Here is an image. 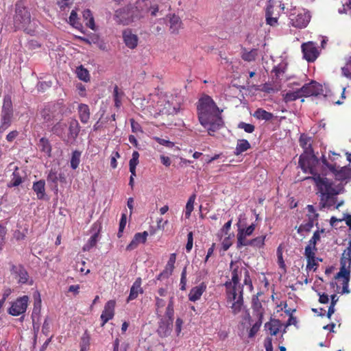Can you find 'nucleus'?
Instances as JSON below:
<instances>
[{
    "instance_id": "nucleus-59",
    "label": "nucleus",
    "mask_w": 351,
    "mask_h": 351,
    "mask_svg": "<svg viewBox=\"0 0 351 351\" xmlns=\"http://www.w3.org/2000/svg\"><path fill=\"white\" fill-rule=\"evenodd\" d=\"M320 240V234L319 230H316L308 241V245L316 247L317 242Z\"/></svg>"
},
{
    "instance_id": "nucleus-45",
    "label": "nucleus",
    "mask_w": 351,
    "mask_h": 351,
    "mask_svg": "<svg viewBox=\"0 0 351 351\" xmlns=\"http://www.w3.org/2000/svg\"><path fill=\"white\" fill-rule=\"evenodd\" d=\"M66 127V125L65 123L58 122L53 126L51 131L54 134H56L58 136H62L64 133Z\"/></svg>"
},
{
    "instance_id": "nucleus-46",
    "label": "nucleus",
    "mask_w": 351,
    "mask_h": 351,
    "mask_svg": "<svg viewBox=\"0 0 351 351\" xmlns=\"http://www.w3.org/2000/svg\"><path fill=\"white\" fill-rule=\"evenodd\" d=\"M307 217L308 221H311L313 223L317 221L318 214L316 213V210L313 205H308L307 207Z\"/></svg>"
},
{
    "instance_id": "nucleus-4",
    "label": "nucleus",
    "mask_w": 351,
    "mask_h": 351,
    "mask_svg": "<svg viewBox=\"0 0 351 351\" xmlns=\"http://www.w3.org/2000/svg\"><path fill=\"white\" fill-rule=\"evenodd\" d=\"M31 23V14L27 8L22 1H18L15 4V14L14 16V27L15 31L22 29L29 33V25Z\"/></svg>"
},
{
    "instance_id": "nucleus-18",
    "label": "nucleus",
    "mask_w": 351,
    "mask_h": 351,
    "mask_svg": "<svg viewBox=\"0 0 351 351\" xmlns=\"http://www.w3.org/2000/svg\"><path fill=\"white\" fill-rule=\"evenodd\" d=\"M169 31L172 34H178L181 29L183 28V23L180 16L173 14H169Z\"/></svg>"
},
{
    "instance_id": "nucleus-5",
    "label": "nucleus",
    "mask_w": 351,
    "mask_h": 351,
    "mask_svg": "<svg viewBox=\"0 0 351 351\" xmlns=\"http://www.w3.org/2000/svg\"><path fill=\"white\" fill-rule=\"evenodd\" d=\"M340 271L337 274L336 278H342V290L341 294L349 293L348 285L350 278V267H351V252L345 250L341 258Z\"/></svg>"
},
{
    "instance_id": "nucleus-23",
    "label": "nucleus",
    "mask_w": 351,
    "mask_h": 351,
    "mask_svg": "<svg viewBox=\"0 0 351 351\" xmlns=\"http://www.w3.org/2000/svg\"><path fill=\"white\" fill-rule=\"evenodd\" d=\"M141 282L142 280L141 278H136L130 289V295L127 300L128 302L136 299L138 297V293H143V291L141 288Z\"/></svg>"
},
{
    "instance_id": "nucleus-44",
    "label": "nucleus",
    "mask_w": 351,
    "mask_h": 351,
    "mask_svg": "<svg viewBox=\"0 0 351 351\" xmlns=\"http://www.w3.org/2000/svg\"><path fill=\"white\" fill-rule=\"evenodd\" d=\"M81 152L78 150H75L72 152L71 158V167L75 170L76 169L80 162V157H81Z\"/></svg>"
},
{
    "instance_id": "nucleus-35",
    "label": "nucleus",
    "mask_w": 351,
    "mask_h": 351,
    "mask_svg": "<svg viewBox=\"0 0 351 351\" xmlns=\"http://www.w3.org/2000/svg\"><path fill=\"white\" fill-rule=\"evenodd\" d=\"M100 229L97 230V232L94 233L90 238L88 239V242L84 245L83 250L84 251H89L91 248L95 247L98 241L99 236Z\"/></svg>"
},
{
    "instance_id": "nucleus-3",
    "label": "nucleus",
    "mask_w": 351,
    "mask_h": 351,
    "mask_svg": "<svg viewBox=\"0 0 351 351\" xmlns=\"http://www.w3.org/2000/svg\"><path fill=\"white\" fill-rule=\"evenodd\" d=\"M197 109L199 121L210 135L223 126L221 112L210 96L205 95L199 99Z\"/></svg>"
},
{
    "instance_id": "nucleus-27",
    "label": "nucleus",
    "mask_w": 351,
    "mask_h": 351,
    "mask_svg": "<svg viewBox=\"0 0 351 351\" xmlns=\"http://www.w3.org/2000/svg\"><path fill=\"white\" fill-rule=\"evenodd\" d=\"M281 322L279 319H271L265 324V328L269 331L271 335H276L281 328Z\"/></svg>"
},
{
    "instance_id": "nucleus-38",
    "label": "nucleus",
    "mask_w": 351,
    "mask_h": 351,
    "mask_svg": "<svg viewBox=\"0 0 351 351\" xmlns=\"http://www.w3.org/2000/svg\"><path fill=\"white\" fill-rule=\"evenodd\" d=\"M342 75L351 80V56L345 59V65L341 67Z\"/></svg>"
},
{
    "instance_id": "nucleus-16",
    "label": "nucleus",
    "mask_w": 351,
    "mask_h": 351,
    "mask_svg": "<svg viewBox=\"0 0 351 351\" xmlns=\"http://www.w3.org/2000/svg\"><path fill=\"white\" fill-rule=\"evenodd\" d=\"M172 328V321L168 322L166 319H160L156 332L160 337L166 338L171 335Z\"/></svg>"
},
{
    "instance_id": "nucleus-62",
    "label": "nucleus",
    "mask_w": 351,
    "mask_h": 351,
    "mask_svg": "<svg viewBox=\"0 0 351 351\" xmlns=\"http://www.w3.org/2000/svg\"><path fill=\"white\" fill-rule=\"evenodd\" d=\"M243 282L245 285L249 286L250 289H253L252 282L250 276V272L247 269H245Z\"/></svg>"
},
{
    "instance_id": "nucleus-50",
    "label": "nucleus",
    "mask_w": 351,
    "mask_h": 351,
    "mask_svg": "<svg viewBox=\"0 0 351 351\" xmlns=\"http://www.w3.org/2000/svg\"><path fill=\"white\" fill-rule=\"evenodd\" d=\"M150 12L151 16H156L159 12V7L156 3H152L149 0V4L147 5V13Z\"/></svg>"
},
{
    "instance_id": "nucleus-13",
    "label": "nucleus",
    "mask_w": 351,
    "mask_h": 351,
    "mask_svg": "<svg viewBox=\"0 0 351 351\" xmlns=\"http://www.w3.org/2000/svg\"><path fill=\"white\" fill-rule=\"evenodd\" d=\"M116 306V301L110 300L108 301L104 306V310L101 315V326L103 327L104 325L110 319L114 317V309Z\"/></svg>"
},
{
    "instance_id": "nucleus-37",
    "label": "nucleus",
    "mask_w": 351,
    "mask_h": 351,
    "mask_svg": "<svg viewBox=\"0 0 351 351\" xmlns=\"http://www.w3.org/2000/svg\"><path fill=\"white\" fill-rule=\"evenodd\" d=\"M82 14L86 25L91 29H95V21L91 11L89 9L84 10Z\"/></svg>"
},
{
    "instance_id": "nucleus-64",
    "label": "nucleus",
    "mask_w": 351,
    "mask_h": 351,
    "mask_svg": "<svg viewBox=\"0 0 351 351\" xmlns=\"http://www.w3.org/2000/svg\"><path fill=\"white\" fill-rule=\"evenodd\" d=\"M232 245L230 237H225L221 243L222 249L223 251H227Z\"/></svg>"
},
{
    "instance_id": "nucleus-7",
    "label": "nucleus",
    "mask_w": 351,
    "mask_h": 351,
    "mask_svg": "<svg viewBox=\"0 0 351 351\" xmlns=\"http://www.w3.org/2000/svg\"><path fill=\"white\" fill-rule=\"evenodd\" d=\"M238 232L237 234V247L240 249L244 247L245 243L249 239H247V237L251 236L255 230L256 224L252 223L248 227H243L240 224V222L237 223Z\"/></svg>"
},
{
    "instance_id": "nucleus-6",
    "label": "nucleus",
    "mask_w": 351,
    "mask_h": 351,
    "mask_svg": "<svg viewBox=\"0 0 351 351\" xmlns=\"http://www.w3.org/2000/svg\"><path fill=\"white\" fill-rule=\"evenodd\" d=\"M289 19L290 23L293 27L302 29L306 27L308 24L311 15L305 10H296L294 9L290 12Z\"/></svg>"
},
{
    "instance_id": "nucleus-47",
    "label": "nucleus",
    "mask_w": 351,
    "mask_h": 351,
    "mask_svg": "<svg viewBox=\"0 0 351 351\" xmlns=\"http://www.w3.org/2000/svg\"><path fill=\"white\" fill-rule=\"evenodd\" d=\"M313 226H314L313 222H312L311 221H308L307 222L301 224L298 228L297 232H298V233L301 234H302L303 232H310L311 230L312 229V228L313 227Z\"/></svg>"
},
{
    "instance_id": "nucleus-8",
    "label": "nucleus",
    "mask_w": 351,
    "mask_h": 351,
    "mask_svg": "<svg viewBox=\"0 0 351 351\" xmlns=\"http://www.w3.org/2000/svg\"><path fill=\"white\" fill-rule=\"evenodd\" d=\"M148 4H149V0H141L136 1L134 6L130 5L133 23L145 16L147 14Z\"/></svg>"
},
{
    "instance_id": "nucleus-30",
    "label": "nucleus",
    "mask_w": 351,
    "mask_h": 351,
    "mask_svg": "<svg viewBox=\"0 0 351 351\" xmlns=\"http://www.w3.org/2000/svg\"><path fill=\"white\" fill-rule=\"evenodd\" d=\"M23 180L19 172V169L18 167H16L12 173V179L8 184V187L12 188L18 186L23 182Z\"/></svg>"
},
{
    "instance_id": "nucleus-22",
    "label": "nucleus",
    "mask_w": 351,
    "mask_h": 351,
    "mask_svg": "<svg viewBox=\"0 0 351 351\" xmlns=\"http://www.w3.org/2000/svg\"><path fill=\"white\" fill-rule=\"evenodd\" d=\"M77 111L80 121L84 124H86L89 121L90 117L89 106L85 104H80L77 107Z\"/></svg>"
},
{
    "instance_id": "nucleus-52",
    "label": "nucleus",
    "mask_w": 351,
    "mask_h": 351,
    "mask_svg": "<svg viewBox=\"0 0 351 351\" xmlns=\"http://www.w3.org/2000/svg\"><path fill=\"white\" fill-rule=\"evenodd\" d=\"M126 222H127L126 215L125 214H122L120 222H119V232L117 233V237L119 238L122 237V233H123V230H124V228L125 227Z\"/></svg>"
},
{
    "instance_id": "nucleus-12",
    "label": "nucleus",
    "mask_w": 351,
    "mask_h": 351,
    "mask_svg": "<svg viewBox=\"0 0 351 351\" xmlns=\"http://www.w3.org/2000/svg\"><path fill=\"white\" fill-rule=\"evenodd\" d=\"M302 97L317 96L322 91V86L320 84L315 81H311L309 83L305 84L300 88Z\"/></svg>"
},
{
    "instance_id": "nucleus-25",
    "label": "nucleus",
    "mask_w": 351,
    "mask_h": 351,
    "mask_svg": "<svg viewBox=\"0 0 351 351\" xmlns=\"http://www.w3.org/2000/svg\"><path fill=\"white\" fill-rule=\"evenodd\" d=\"M299 142L300 146L304 149V154H312V152H314L311 137L302 134L300 137Z\"/></svg>"
},
{
    "instance_id": "nucleus-57",
    "label": "nucleus",
    "mask_w": 351,
    "mask_h": 351,
    "mask_svg": "<svg viewBox=\"0 0 351 351\" xmlns=\"http://www.w3.org/2000/svg\"><path fill=\"white\" fill-rule=\"evenodd\" d=\"M139 154L137 151H134L132 155V158L130 160V167H136L138 164Z\"/></svg>"
},
{
    "instance_id": "nucleus-41",
    "label": "nucleus",
    "mask_w": 351,
    "mask_h": 351,
    "mask_svg": "<svg viewBox=\"0 0 351 351\" xmlns=\"http://www.w3.org/2000/svg\"><path fill=\"white\" fill-rule=\"evenodd\" d=\"M1 112L13 113L11 97L8 95L4 96Z\"/></svg>"
},
{
    "instance_id": "nucleus-42",
    "label": "nucleus",
    "mask_w": 351,
    "mask_h": 351,
    "mask_svg": "<svg viewBox=\"0 0 351 351\" xmlns=\"http://www.w3.org/2000/svg\"><path fill=\"white\" fill-rule=\"evenodd\" d=\"M173 269L174 265L167 263L165 269L158 275L157 280H161L164 278H168L172 274Z\"/></svg>"
},
{
    "instance_id": "nucleus-36",
    "label": "nucleus",
    "mask_w": 351,
    "mask_h": 351,
    "mask_svg": "<svg viewBox=\"0 0 351 351\" xmlns=\"http://www.w3.org/2000/svg\"><path fill=\"white\" fill-rule=\"evenodd\" d=\"M301 97H302V95L301 93L300 89H298L295 91L287 92V93L283 95V99L286 103L295 101Z\"/></svg>"
},
{
    "instance_id": "nucleus-21",
    "label": "nucleus",
    "mask_w": 351,
    "mask_h": 351,
    "mask_svg": "<svg viewBox=\"0 0 351 351\" xmlns=\"http://www.w3.org/2000/svg\"><path fill=\"white\" fill-rule=\"evenodd\" d=\"M47 180L49 183L53 184V189L56 191H58V181L64 182L65 180V178L61 173L58 174V171L56 169H51L47 175Z\"/></svg>"
},
{
    "instance_id": "nucleus-49",
    "label": "nucleus",
    "mask_w": 351,
    "mask_h": 351,
    "mask_svg": "<svg viewBox=\"0 0 351 351\" xmlns=\"http://www.w3.org/2000/svg\"><path fill=\"white\" fill-rule=\"evenodd\" d=\"M152 139L156 141L160 145H164L169 148H172L174 146V143L169 140L163 139L158 136H153Z\"/></svg>"
},
{
    "instance_id": "nucleus-54",
    "label": "nucleus",
    "mask_w": 351,
    "mask_h": 351,
    "mask_svg": "<svg viewBox=\"0 0 351 351\" xmlns=\"http://www.w3.org/2000/svg\"><path fill=\"white\" fill-rule=\"evenodd\" d=\"M7 230L5 227L0 225V251L3 250V247L5 243V235Z\"/></svg>"
},
{
    "instance_id": "nucleus-63",
    "label": "nucleus",
    "mask_w": 351,
    "mask_h": 351,
    "mask_svg": "<svg viewBox=\"0 0 351 351\" xmlns=\"http://www.w3.org/2000/svg\"><path fill=\"white\" fill-rule=\"evenodd\" d=\"M119 157L120 154L118 152L112 153L110 158V166L112 169H116L117 167V158H119Z\"/></svg>"
},
{
    "instance_id": "nucleus-58",
    "label": "nucleus",
    "mask_w": 351,
    "mask_h": 351,
    "mask_svg": "<svg viewBox=\"0 0 351 351\" xmlns=\"http://www.w3.org/2000/svg\"><path fill=\"white\" fill-rule=\"evenodd\" d=\"M261 325V322H260L255 323L252 328L250 329L248 337L250 338H252L254 337V335L257 333V332L259 330L260 326Z\"/></svg>"
},
{
    "instance_id": "nucleus-61",
    "label": "nucleus",
    "mask_w": 351,
    "mask_h": 351,
    "mask_svg": "<svg viewBox=\"0 0 351 351\" xmlns=\"http://www.w3.org/2000/svg\"><path fill=\"white\" fill-rule=\"evenodd\" d=\"M261 90L267 93H270L278 91V88H274L269 83H265L262 86Z\"/></svg>"
},
{
    "instance_id": "nucleus-20",
    "label": "nucleus",
    "mask_w": 351,
    "mask_h": 351,
    "mask_svg": "<svg viewBox=\"0 0 351 351\" xmlns=\"http://www.w3.org/2000/svg\"><path fill=\"white\" fill-rule=\"evenodd\" d=\"M206 290V285L204 282L193 287L189 293V300L191 302H196L201 298L203 293Z\"/></svg>"
},
{
    "instance_id": "nucleus-15",
    "label": "nucleus",
    "mask_w": 351,
    "mask_h": 351,
    "mask_svg": "<svg viewBox=\"0 0 351 351\" xmlns=\"http://www.w3.org/2000/svg\"><path fill=\"white\" fill-rule=\"evenodd\" d=\"M123 43L125 46L130 49H134L138 46V36L132 32V29H126L122 33Z\"/></svg>"
},
{
    "instance_id": "nucleus-28",
    "label": "nucleus",
    "mask_w": 351,
    "mask_h": 351,
    "mask_svg": "<svg viewBox=\"0 0 351 351\" xmlns=\"http://www.w3.org/2000/svg\"><path fill=\"white\" fill-rule=\"evenodd\" d=\"M38 146L40 152L45 153L48 157L51 155V145L49 141L45 138L42 137L38 143Z\"/></svg>"
},
{
    "instance_id": "nucleus-19",
    "label": "nucleus",
    "mask_w": 351,
    "mask_h": 351,
    "mask_svg": "<svg viewBox=\"0 0 351 351\" xmlns=\"http://www.w3.org/2000/svg\"><path fill=\"white\" fill-rule=\"evenodd\" d=\"M147 236L148 233L147 231L136 233L131 242L127 245L126 250H134L140 243H145L147 241Z\"/></svg>"
},
{
    "instance_id": "nucleus-29",
    "label": "nucleus",
    "mask_w": 351,
    "mask_h": 351,
    "mask_svg": "<svg viewBox=\"0 0 351 351\" xmlns=\"http://www.w3.org/2000/svg\"><path fill=\"white\" fill-rule=\"evenodd\" d=\"M174 302L173 297H171L166 308L165 315L161 317L160 319H166L168 322L172 321L173 323V315H174Z\"/></svg>"
},
{
    "instance_id": "nucleus-10",
    "label": "nucleus",
    "mask_w": 351,
    "mask_h": 351,
    "mask_svg": "<svg viewBox=\"0 0 351 351\" xmlns=\"http://www.w3.org/2000/svg\"><path fill=\"white\" fill-rule=\"evenodd\" d=\"M130 5L120 8L115 11L114 19L119 24L128 25L133 23Z\"/></svg>"
},
{
    "instance_id": "nucleus-39",
    "label": "nucleus",
    "mask_w": 351,
    "mask_h": 351,
    "mask_svg": "<svg viewBox=\"0 0 351 351\" xmlns=\"http://www.w3.org/2000/svg\"><path fill=\"white\" fill-rule=\"evenodd\" d=\"M76 74L77 77L84 82H87L90 80V74L88 71L82 65L77 67Z\"/></svg>"
},
{
    "instance_id": "nucleus-26",
    "label": "nucleus",
    "mask_w": 351,
    "mask_h": 351,
    "mask_svg": "<svg viewBox=\"0 0 351 351\" xmlns=\"http://www.w3.org/2000/svg\"><path fill=\"white\" fill-rule=\"evenodd\" d=\"M266 239V235H262L257 237L254 239H250L245 243L244 247L245 246H251L254 248H262L265 245V241Z\"/></svg>"
},
{
    "instance_id": "nucleus-14",
    "label": "nucleus",
    "mask_w": 351,
    "mask_h": 351,
    "mask_svg": "<svg viewBox=\"0 0 351 351\" xmlns=\"http://www.w3.org/2000/svg\"><path fill=\"white\" fill-rule=\"evenodd\" d=\"M10 271L11 274L18 278L19 283L25 284L28 282L29 274L22 265H12Z\"/></svg>"
},
{
    "instance_id": "nucleus-51",
    "label": "nucleus",
    "mask_w": 351,
    "mask_h": 351,
    "mask_svg": "<svg viewBox=\"0 0 351 351\" xmlns=\"http://www.w3.org/2000/svg\"><path fill=\"white\" fill-rule=\"evenodd\" d=\"M238 128L244 130V131L247 133H252L255 130L254 125L246 123L245 122H240L238 125Z\"/></svg>"
},
{
    "instance_id": "nucleus-55",
    "label": "nucleus",
    "mask_w": 351,
    "mask_h": 351,
    "mask_svg": "<svg viewBox=\"0 0 351 351\" xmlns=\"http://www.w3.org/2000/svg\"><path fill=\"white\" fill-rule=\"evenodd\" d=\"M130 121L131 123V129H132V132H134V133H137V132L143 133V132L141 125L138 122L135 121V120L134 119H131L130 120Z\"/></svg>"
},
{
    "instance_id": "nucleus-34",
    "label": "nucleus",
    "mask_w": 351,
    "mask_h": 351,
    "mask_svg": "<svg viewBox=\"0 0 351 351\" xmlns=\"http://www.w3.org/2000/svg\"><path fill=\"white\" fill-rule=\"evenodd\" d=\"M258 55V50L256 49H252L250 51H247L246 49H243L242 51L241 58L243 60L247 62H252L255 60Z\"/></svg>"
},
{
    "instance_id": "nucleus-56",
    "label": "nucleus",
    "mask_w": 351,
    "mask_h": 351,
    "mask_svg": "<svg viewBox=\"0 0 351 351\" xmlns=\"http://www.w3.org/2000/svg\"><path fill=\"white\" fill-rule=\"evenodd\" d=\"M186 268L184 267L182 271L180 278V289L182 291H184L186 289Z\"/></svg>"
},
{
    "instance_id": "nucleus-32",
    "label": "nucleus",
    "mask_w": 351,
    "mask_h": 351,
    "mask_svg": "<svg viewBox=\"0 0 351 351\" xmlns=\"http://www.w3.org/2000/svg\"><path fill=\"white\" fill-rule=\"evenodd\" d=\"M253 116L258 120L270 121L274 118V114L263 108H258Z\"/></svg>"
},
{
    "instance_id": "nucleus-40",
    "label": "nucleus",
    "mask_w": 351,
    "mask_h": 351,
    "mask_svg": "<svg viewBox=\"0 0 351 351\" xmlns=\"http://www.w3.org/2000/svg\"><path fill=\"white\" fill-rule=\"evenodd\" d=\"M124 93L122 90H119L117 85H115L113 90V97L114 101V106L116 108H119L121 106V98Z\"/></svg>"
},
{
    "instance_id": "nucleus-43",
    "label": "nucleus",
    "mask_w": 351,
    "mask_h": 351,
    "mask_svg": "<svg viewBox=\"0 0 351 351\" xmlns=\"http://www.w3.org/2000/svg\"><path fill=\"white\" fill-rule=\"evenodd\" d=\"M195 198V194H193L192 195L190 196L187 201L185 210V217L186 219H189L191 217V213L193 210Z\"/></svg>"
},
{
    "instance_id": "nucleus-17",
    "label": "nucleus",
    "mask_w": 351,
    "mask_h": 351,
    "mask_svg": "<svg viewBox=\"0 0 351 351\" xmlns=\"http://www.w3.org/2000/svg\"><path fill=\"white\" fill-rule=\"evenodd\" d=\"M335 178V180L339 181V184H342L344 186L345 183H343L344 181H346L348 178L350 177L351 175V170L350 169H348L346 167H341L340 169H337L335 167V171H332ZM334 183L333 186L335 185H337V184H335V182H332ZM345 191V189L343 188V192Z\"/></svg>"
},
{
    "instance_id": "nucleus-2",
    "label": "nucleus",
    "mask_w": 351,
    "mask_h": 351,
    "mask_svg": "<svg viewBox=\"0 0 351 351\" xmlns=\"http://www.w3.org/2000/svg\"><path fill=\"white\" fill-rule=\"evenodd\" d=\"M245 269H247L241 262L232 261L230 264L231 280L224 284L227 302L232 304L230 308L234 315L241 311L243 305V285L240 284V280Z\"/></svg>"
},
{
    "instance_id": "nucleus-1",
    "label": "nucleus",
    "mask_w": 351,
    "mask_h": 351,
    "mask_svg": "<svg viewBox=\"0 0 351 351\" xmlns=\"http://www.w3.org/2000/svg\"><path fill=\"white\" fill-rule=\"evenodd\" d=\"M298 163L304 172L313 175L312 177L306 179L313 180L320 194L319 202L320 208H330L335 206L337 200V196L343 193V184L341 183L333 186L334 183L332 180L326 177H322L320 174L315 172L314 166L317 163V160L314 152L301 154Z\"/></svg>"
},
{
    "instance_id": "nucleus-11",
    "label": "nucleus",
    "mask_w": 351,
    "mask_h": 351,
    "mask_svg": "<svg viewBox=\"0 0 351 351\" xmlns=\"http://www.w3.org/2000/svg\"><path fill=\"white\" fill-rule=\"evenodd\" d=\"M303 58L308 62H314L319 56V51L313 42L303 43L301 46Z\"/></svg>"
},
{
    "instance_id": "nucleus-31",
    "label": "nucleus",
    "mask_w": 351,
    "mask_h": 351,
    "mask_svg": "<svg viewBox=\"0 0 351 351\" xmlns=\"http://www.w3.org/2000/svg\"><path fill=\"white\" fill-rule=\"evenodd\" d=\"M69 132V136L71 138L75 139L77 137L80 132V126L78 121L76 119H72L70 121Z\"/></svg>"
},
{
    "instance_id": "nucleus-9",
    "label": "nucleus",
    "mask_w": 351,
    "mask_h": 351,
    "mask_svg": "<svg viewBox=\"0 0 351 351\" xmlns=\"http://www.w3.org/2000/svg\"><path fill=\"white\" fill-rule=\"evenodd\" d=\"M29 298L27 295L20 297L14 301L8 310L9 314L18 316L26 311Z\"/></svg>"
},
{
    "instance_id": "nucleus-53",
    "label": "nucleus",
    "mask_w": 351,
    "mask_h": 351,
    "mask_svg": "<svg viewBox=\"0 0 351 351\" xmlns=\"http://www.w3.org/2000/svg\"><path fill=\"white\" fill-rule=\"evenodd\" d=\"M69 22L73 26L77 27L80 25L77 14L75 10H72L69 16Z\"/></svg>"
},
{
    "instance_id": "nucleus-48",
    "label": "nucleus",
    "mask_w": 351,
    "mask_h": 351,
    "mask_svg": "<svg viewBox=\"0 0 351 351\" xmlns=\"http://www.w3.org/2000/svg\"><path fill=\"white\" fill-rule=\"evenodd\" d=\"M317 251V247L308 245L305 247L304 255L306 259L312 258V257L315 256V252Z\"/></svg>"
},
{
    "instance_id": "nucleus-24",
    "label": "nucleus",
    "mask_w": 351,
    "mask_h": 351,
    "mask_svg": "<svg viewBox=\"0 0 351 351\" xmlns=\"http://www.w3.org/2000/svg\"><path fill=\"white\" fill-rule=\"evenodd\" d=\"M32 189L36 193L38 199H43L46 195L45 182L44 180H40L34 182L32 185Z\"/></svg>"
},
{
    "instance_id": "nucleus-60",
    "label": "nucleus",
    "mask_w": 351,
    "mask_h": 351,
    "mask_svg": "<svg viewBox=\"0 0 351 351\" xmlns=\"http://www.w3.org/2000/svg\"><path fill=\"white\" fill-rule=\"evenodd\" d=\"M193 234L192 232H189L187 234V243L186 245V250L187 252H189L192 247L193 243Z\"/></svg>"
},
{
    "instance_id": "nucleus-33",
    "label": "nucleus",
    "mask_w": 351,
    "mask_h": 351,
    "mask_svg": "<svg viewBox=\"0 0 351 351\" xmlns=\"http://www.w3.org/2000/svg\"><path fill=\"white\" fill-rule=\"evenodd\" d=\"M250 144L246 139H239L237 141L234 154L239 155L250 148Z\"/></svg>"
}]
</instances>
